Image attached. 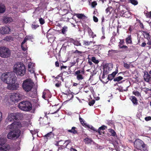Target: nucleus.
Segmentation results:
<instances>
[{
	"mask_svg": "<svg viewBox=\"0 0 151 151\" xmlns=\"http://www.w3.org/2000/svg\"><path fill=\"white\" fill-rule=\"evenodd\" d=\"M1 80L7 84V88L11 90H16L19 87V84L15 83L17 78L12 72L3 73L1 77Z\"/></svg>",
	"mask_w": 151,
	"mask_h": 151,
	"instance_id": "nucleus-1",
	"label": "nucleus"
},
{
	"mask_svg": "<svg viewBox=\"0 0 151 151\" xmlns=\"http://www.w3.org/2000/svg\"><path fill=\"white\" fill-rule=\"evenodd\" d=\"M22 127V125L19 122H14L9 125L7 129L12 130L7 134V138L9 139H16L20 135L21 132L20 128Z\"/></svg>",
	"mask_w": 151,
	"mask_h": 151,
	"instance_id": "nucleus-2",
	"label": "nucleus"
},
{
	"mask_svg": "<svg viewBox=\"0 0 151 151\" xmlns=\"http://www.w3.org/2000/svg\"><path fill=\"white\" fill-rule=\"evenodd\" d=\"M22 127V125L19 122H14L9 125L7 129L12 130L7 134V138L9 139H16L20 135L21 132L20 128Z\"/></svg>",
	"mask_w": 151,
	"mask_h": 151,
	"instance_id": "nucleus-3",
	"label": "nucleus"
},
{
	"mask_svg": "<svg viewBox=\"0 0 151 151\" xmlns=\"http://www.w3.org/2000/svg\"><path fill=\"white\" fill-rule=\"evenodd\" d=\"M13 70L17 75L22 76L25 73L26 69L23 63H18L14 65L13 67Z\"/></svg>",
	"mask_w": 151,
	"mask_h": 151,
	"instance_id": "nucleus-4",
	"label": "nucleus"
},
{
	"mask_svg": "<svg viewBox=\"0 0 151 151\" xmlns=\"http://www.w3.org/2000/svg\"><path fill=\"white\" fill-rule=\"evenodd\" d=\"M6 139L3 137H0V151H13L14 147L12 146L6 144Z\"/></svg>",
	"mask_w": 151,
	"mask_h": 151,
	"instance_id": "nucleus-5",
	"label": "nucleus"
},
{
	"mask_svg": "<svg viewBox=\"0 0 151 151\" xmlns=\"http://www.w3.org/2000/svg\"><path fill=\"white\" fill-rule=\"evenodd\" d=\"M20 109L25 111H29L32 109V105L28 101H23L20 102L18 105Z\"/></svg>",
	"mask_w": 151,
	"mask_h": 151,
	"instance_id": "nucleus-6",
	"label": "nucleus"
},
{
	"mask_svg": "<svg viewBox=\"0 0 151 151\" xmlns=\"http://www.w3.org/2000/svg\"><path fill=\"white\" fill-rule=\"evenodd\" d=\"M34 83L30 79L25 80L23 83L22 88L23 89L27 92L31 91L33 86Z\"/></svg>",
	"mask_w": 151,
	"mask_h": 151,
	"instance_id": "nucleus-7",
	"label": "nucleus"
},
{
	"mask_svg": "<svg viewBox=\"0 0 151 151\" xmlns=\"http://www.w3.org/2000/svg\"><path fill=\"white\" fill-rule=\"evenodd\" d=\"M10 55V50L4 47H0V56L3 58L9 57Z\"/></svg>",
	"mask_w": 151,
	"mask_h": 151,
	"instance_id": "nucleus-8",
	"label": "nucleus"
},
{
	"mask_svg": "<svg viewBox=\"0 0 151 151\" xmlns=\"http://www.w3.org/2000/svg\"><path fill=\"white\" fill-rule=\"evenodd\" d=\"M134 145L135 147L138 150H145V145L143 142L139 139H136L134 142Z\"/></svg>",
	"mask_w": 151,
	"mask_h": 151,
	"instance_id": "nucleus-9",
	"label": "nucleus"
},
{
	"mask_svg": "<svg viewBox=\"0 0 151 151\" xmlns=\"http://www.w3.org/2000/svg\"><path fill=\"white\" fill-rule=\"evenodd\" d=\"M22 93H13L10 96V99L13 102H17L22 98Z\"/></svg>",
	"mask_w": 151,
	"mask_h": 151,
	"instance_id": "nucleus-10",
	"label": "nucleus"
},
{
	"mask_svg": "<svg viewBox=\"0 0 151 151\" xmlns=\"http://www.w3.org/2000/svg\"><path fill=\"white\" fill-rule=\"evenodd\" d=\"M17 114L15 113H9L8 116L6 119L5 122L7 124L9 122H11L14 121V120L17 119Z\"/></svg>",
	"mask_w": 151,
	"mask_h": 151,
	"instance_id": "nucleus-11",
	"label": "nucleus"
},
{
	"mask_svg": "<svg viewBox=\"0 0 151 151\" xmlns=\"http://www.w3.org/2000/svg\"><path fill=\"white\" fill-rule=\"evenodd\" d=\"M75 75L76 76L77 79L79 81L82 80L84 79V77L82 74H84V71L78 70L75 72Z\"/></svg>",
	"mask_w": 151,
	"mask_h": 151,
	"instance_id": "nucleus-12",
	"label": "nucleus"
},
{
	"mask_svg": "<svg viewBox=\"0 0 151 151\" xmlns=\"http://www.w3.org/2000/svg\"><path fill=\"white\" fill-rule=\"evenodd\" d=\"M112 68V65L109 63L106 64L104 66L103 73L105 74H108L110 70H111Z\"/></svg>",
	"mask_w": 151,
	"mask_h": 151,
	"instance_id": "nucleus-13",
	"label": "nucleus"
},
{
	"mask_svg": "<svg viewBox=\"0 0 151 151\" xmlns=\"http://www.w3.org/2000/svg\"><path fill=\"white\" fill-rule=\"evenodd\" d=\"M10 31L9 27H2L0 28V33L4 34L9 33Z\"/></svg>",
	"mask_w": 151,
	"mask_h": 151,
	"instance_id": "nucleus-14",
	"label": "nucleus"
},
{
	"mask_svg": "<svg viewBox=\"0 0 151 151\" xmlns=\"http://www.w3.org/2000/svg\"><path fill=\"white\" fill-rule=\"evenodd\" d=\"M144 78L145 81L149 82L150 80L151 76L147 73H145L144 76Z\"/></svg>",
	"mask_w": 151,
	"mask_h": 151,
	"instance_id": "nucleus-15",
	"label": "nucleus"
},
{
	"mask_svg": "<svg viewBox=\"0 0 151 151\" xmlns=\"http://www.w3.org/2000/svg\"><path fill=\"white\" fill-rule=\"evenodd\" d=\"M13 21L12 19L10 17H5L3 19V21L6 23H9Z\"/></svg>",
	"mask_w": 151,
	"mask_h": 151,
	"instance_id": "nucleus-16",
	"label": "nucleus"
},
{
	"mask_svg": "<svg viewBox=\"0 0 151 151\" xmlns=\"http://www.w3.org/2000/svg\"><path fill=\"white\" fill-rule=\"evenodd\" d=\"M106 128V127L104 125H102L98 129V132L100 134H101V133H104L103 130Z\"/></svg>",
	"mask_w": 151,
	"mask_h": 151,
	"instance_id": "nucleus-17",
	"label": "nucleus"
},
{
	"mask_svg": "<svg viewBox=\"0 0 151 151\" xmlns=\"http://www.w3.org/2000/svg\"><path fill=\"white\" fill-rule=\"evenodd\" d=\"M87 31L89 35L93 38H94L96 36L95 34H94L93 32L92 31L91 29L89 28L88 27Z\"/></svg>",
	"mask_w": 151,
	"mask_h": 151,
	"instance_id": "nucleus-18",
	"label": "nucleus"
},
{
	"mask_svg": "<svg viewBox=\"0 0 151 151\" xmlns=\"http://www.w3.org/2000/svg\"><path fill=\"white\" fill-rule=\"evenodd\" d=\"M76 128L75 127H72L71 129H68L67 130V131L68 132L71 133L73 134H76L77 132V130L76 129Z\"/></svg>",
	"mask_w": 151,
	"mask_h": 151,
	"instance_id": "nucleus-19",
	"label": "nucleus"
},
{
	"mask_svg": "<svg viewBox=\"0 0 151 151\" xmlns=\"http://www.w3.org/2000/svg\"><path fill=\"white\" fill-rule=\"evenodd\" d=\"M118 52L119 51L117 50H111L108 51V55L111 56L118 53Z\"/></svg>",
	"mask_w": 151,
	"mask_h": 151,
	"instance_id": "nucleus-20",
	"label": "nucleus"
},
{
	"mask_svg": "<svg viewBox=\"0 0 151 151\" xmlns=\"http://www.w3.org/2000/svg\"><path fill=\"white\" fill-rule=\"evenodd\" d=\"M5 11V8L4 5L0 4V14L3 13Z\"/></svg>",
	"mask_w": 151,
	"mask_h": 151,
	"instance_id": "nucleus-21",
	"label": "nucleus"
},
{
	"mask_svg": "<svg viewBox=\"0 0 151 151\" xmlns=\"http://www.w3.org/2000/svg\"><path fill=\"white\" fill-rule=\"evenodd\" d=\"M53 133L52 132H50L45 135L44 136V137L47 139H48L50 138L51 137H53Z\"/></svg>",
	"mask_w": 151,
	"mask_h": 151,
	"instance_id": "nucleus-22",
	"label": "nucleus"
},
{
	"mask_svg": "<svg viewBox=\"0 0 151 151\" xmlns=\"http://www.w3.org/2000/svg\"><path fill=\"white\" fill-rule=\"evenodd\" d=\"M71 42L73 43L75 45L77 46H81V44L78 41L74 40H72L71 41Z\"/></svg>",
	"mask_w": 151,
	"mask_h": 151,
	"instance_id": "nucleus-23",
	"label": "nucleus"
},
{
	"mask_svg": "<svg viewBox=\"0 0 151 151\" xmlns=\"http://www.w3.org/2000/svg\"><path fill=\"white\" fill-rule=\"evenodd\" d=\"M130 99L134 104H137V100L135 96H131Z\"/></svg>",
	"mask_w": 151,
	"mask_h": 151,
	"instance_id": "nucleus-24",
	"label": "nucleus"
},
{
	"mask_svg": "<svg viewBox=\"0 0 151 151\" xmlns=\"http://www.w3.org/2000/svg\"><path fill=\"white\" fill-rule=\"evenodd\" d=\"M76 17L79 19H83L85 17V15L82 14H76Z\"/></svg>",
	"mask_w": 151,
	"mask_h": 151,
	"instance_id": "nucleus-25",
	"label": "nucleus"
},
{
	"mask_svg": "<svg viewBox=\"0 0 151 151\" xmlns=\"http://www.w3.org/2000/svg\"><path fill=\"white\" fill-rule=\"evenodd\" d=\"M126 42L128 44H131L132 43L131 37V36H129L126 39Z\"/></svg>",
	"mask_w": 151,
	"mask_h": 151,
	"instance_id": "nucleus-26",
	"label": "nucleus"
},
{
	"mask_svg": "<svg viewBox=\"0 0 151 151\" xmlns=\"http://www.w3.org/2000/svg\"><path fill=\"white\" fill-rule=\"evenodd\" d=\"M92 141V140L88 138H86L84 140V142L86 144H89L91 143Z\"/></svg>",
	"mask_w": 151,
	"mask_h": 151,
	"instance_id": "nucleus-27",
	"label": "nucleus"
},
{
	"mask_svg": "<svg viewBox=\"0 0 151 151\" xmlns=\"http://www.w3.org/2000/svg\"><path fill=\"white\" fill-rule=\"evenodd\" d=\"M122 77L119 76L114 79V81H119L123 79Z\"/></svg>",
	"mask_w": 151,
	"mask_h": 151,
	"instance_id": "nucleus-28",
	"label": "nucleus"
},
{
	"mask_svg": "<svg viewBox=\"0 0 151 151\" xmlns=\"http://www.w3.org/2000/svg\"><path fill=\"white\" fill-rule=\"evenodd\" d=\"M21 47L22 50L24 51H26L27 49V47L26 45V44H23L22 45V43H21Z\"/></svg>",
	"mask_w": 151,
	"mask_h": 151,
	"instance_id": "nucleus-29",
	"label": "nucleus"
},
{
	"mask_svg": "<svg viewBox=\"0 0 151 151\" xmlns=\"http://www.w3.org/2000/svg\"><path fill=\"white\" fill-rule=\"evenodd\" d=\"M68 27L65 26L63 28L62 32L63 34H64L67 31Z\"/></svg>",
	"mask_w": 151,
	"mask_h": 151,
	"instance_id": "nucleus-30",
	"label": "nucleus"
},
{
	"mask_svg": "<svg viewBox=\"0 0 151 151\" xmlns=\"http://www.w3.org/2000/svg\"><path fill=\"white\" fill-rule=\"evenodd\" d=\"M92 61L96 64H97L99 63V61L98 60H96L95 57H92L91 58Z\"/></svg>",
	"mask_w": 151,
	"mask_h": 151,
	"instance_id": "nucleus-31",
	"label": "nucleus"
},
{
	"mask_svg": "<svg viewBox=\"0 0 151 151\" xmlns=\"http://www.w3.org/2000/svg\"><path fill=\"white\" fill-rule=\"evenodd\" d=\"M28 70L31 73H33L34 72V68L28 67Z\"/></svg>",
	"mask_w": 151,
	"mask_h": 151,
	"instance_id": "nucleus-32",
	"label": "nucleus"
},
{
	"mask_svg": "<svg viewBox=\"0 0 151 151\" xmlns=\"http://www.w3.org/2000/svg\"><path fill=\"white\" fill-rule=\"evenodd\" d=\"M112 9V7L111 6H110L107 8L106 10V13H108L109 12V14H111V12L110 11V10Z\"/></svg>",
	"mask_w": 151,
	"mask_h": 151,
	"instance_id": "nucleus-33",
	"label": "nucleus"
},
{
	"mask_svg": "<svg viewBox=\"0 0 151 151\" xmlns=\"http://www.w3.org/2000/svg\"><path fill=\"white\" fill-rule=\"evenodd\" d=\"M25 37L27 38V40H32L33 39V37L32 35L27 36Z\"/></svg>",
	"mask_w": 151,
	"mask_h": 151,
	"instance_id": "nucleus-34",
	"label": "nucleus"
},
{
	"mask_svg": "<svg viewBox=\"0 0 151 151\" xmlns=\"http://www.w3.org/2000/svg\"><path fill=\"white\" fill-rule=\"evenodd\" d=\"M123 66L124 68L127 69H129L130 68L129 65L127 63H126L125 62H124Z\"/></svg>",
	"mask_w": 151,
	"mask_h": 151,
	"instance_id": "nucleus-35",
	"label": "nucleus"
},
{
	"mask_svg": "<svg viewBox=\"0 0 151 151\" xmlns=\"http://www.w3.org/2000/svg\"><path fill=\"white\" fill-rule=\"evenodd\" d=\"M130 2L132 4L136 5L138 4V2L135 0H130Z\"/></svg>",
	"mask_w": 151,
	"mask_h": 151,
	"instance_id": "nucleus-36",
	"label": "nucleus"
},
{
	"mask_svg": "<svg viewBox=\"0 0 151 151\" xmlns=\"http://www.w3.org/2000/svg\"><path fill=\"white\" fill-rule=\"evenodd\" d=\"M133 93L136 96H141L140 93L138 91H133Z\"/></svg>",
	"mask_w": 151,
	"mask_h": 151,
	"instance_id": "nucleus-37",
	"label": "nucleus"
},
{
	"mask_svg": "<svg viewBox=\"0 0 151 151\" xmlns=\"http://www.w3.org/2000/svg\"><path fill=\"white\" fill-rule=\"evenodd\" d=\"M35 67V64L32 62H30L28 64V67H31L34 68Z\"/></svg>",
	"mask_w": 151,
	"mask_h": 151,
	"instance_id": "nucleus-38",
	"label": "nucleus"
},
{
	"mask_svg": "<svg viewBox=\"0 0 151 151\" xmlns=\"http://www.w3.org/2000/svg\"><path fill=\"white\" fill-rule=\"evenodd\" d=\"M84 44L85 45H89L91 43H92V42L91 41L89 42L88 41H84Z\"/></svg>",
	"mask_w": 151,
	"mask_h": 151,
	"instance_id": "nucleus-39",
	"label": "nucleus"
},
{
	"mask_svg": "<svg viewBox=\"0 0 151 151\" xmlns=\"http://www.w3.org/2000/svg\"><path fill=\"white\" fill-rule=\"evenodd\" d=\"M97 5V3L96 1L92 2L91 3V6L92 8L95 7Z\"/></svg>",
	"mask_w": 151,
	"mask_h": 151,
	"instance_id": "nucleus-40",
	"label": "nucleus"
},
{
	"mask_svg": "<svg viewBox=\"0 0 151 151\" xmlns=\"http://www.w3.org/2000/svg\"><path fill=\"white\" fill-rule=\"evenodd\" d=\"M114 77L111 74H109L108 76V79L109 80H112Z\"/></svg>",
	"mask_w": 151,
	"mask_h": 151,
	"instance_id": "nucleus-41",
	"label": "nucleus"
},
{
	"mask_svg": "<svg viewBox=\"0 0 151 151\" xmlns=\"http://www.w3.org/2000/svg\"><path fill=\"white\" fill-rule=\"evenodd\" d=\"M40 23L41 24H43L45 23L44 20L42 18H40L39 19Z\"/></svg>",
	"mask_w": 151,
	"mask_h": 151,
	"instance_id": "nucleus-42",
	"label": "nucleus"
},
{
	"mask_svg": "<svg viewBox=\"0 0 151 151\" xmlns=\"http://www.w3.org/2000/svg\"><path fill=\"white\" fill-rule=\"evenodd\" d=\"M144 36L145 38H146L148 39H150L149 36L150 35L149 33H147L146 32H145V34H144Z\"/></svg>",
	"mask_w": 151,
	"mask_h": 151,
	"instance_id": "nucleus-43",
	"label": "nucleus"
},
{
	"mask_svg": "<svg viewBox=\"0 0 151 151\" xmlns=\"http://www.w3.org/2000/svg\"><path fill=\"white\" fill-rule=\"evenodd\" d=\"M12 37H10L7 36L4 39V40L6 41H10L11 40Z\"/></svg>",
	"mask_w": 151,
	"mask_h": 151,
	"instance_id": "nucleus-44",
	"label": "nucleus"
},
{
	"mask_svg": "<svg viewBox=\"0 0 151 151\" xmlns=\"http://www.w3.org/2000/svg\"><path fill=\"white\" fill-rule=\"evenodd\" d=\"M71 142V140H65V141L64 144H66V147Z\"/></svg>",
	"mask_w": 151,
	"mask_h": 151,
	"instance_id": "nucleus-45",
	"label": "nucleus"
},
{
	"mask_svg": "<svg viewBox=\"0 0 151 151\" xmlns=\"http://www.w3.org/2000/svg\"><path fill=\"white\" fill-rule=\"evenodd\" d=\"M118 68H117V69L116 70V71L114 72H113L111 74L114 76V77L116 75L117 73L118 72Z\"/></svg>",
	"mask_w": 151,
	"mask_h": 151,
	"instance_id": "nucleus-46",
	"label": "nucleus"
},
{
	"mask_svg": "<svg viewBox=\"0 0 151 151\" xmlns=\"http://www.w3.org/2000/svg\"><path fill=\"white\" fill-rule=\"evenodd\" d=\"M87 127L89 129H92L93 131H97L96 130H95L94 129V128L92 126L90 125H88L87 126Z\"/></svg>",
	"mask_w": 151,
	"mask_h": 151,
	"instance_id": "nucleus-47",
	"label": "nucleus"
},
{
	"mask_svg": "<svg viewBox=\"0 0 151 151\" xmlns=\"http://www.w3.org/2000/svg\"><path fill=\"white\" fill-rule=\"evenodd\" d=\"M95 102V100H93L90 101L89 103V105L90 106H92L94 104Z\"/></svg>",
	"mask_w": 151,
	"mask_h": 151,
	"instance_id": "nucleus-48",
	"label": "nucleus"
},
{
	"mask_svg": "<svg viewBox=\"0 0 151 151\" xmlns=\"http://www.w3.org/2000/svg\"><path fill=\"white\" fill-rule=\"evenodd\" d=\"M145 121H148L151 120V117L150 116H148L145 117Z\"/></svg>",
	"mask_w": 151,
	"mask_h": 151,
	"instance_id": "nucleus-49",
	"label": "nucleus"
},
{
	"mask_svg": "<svg viewBox=\"0 0 151 151\" xmlns=\"http://www.w3.org/2000/svg\"><path fill=\"white\" fill-rule=\"evenodd\" d=\"M93 21L95 22H98V19L97 18V17H96L95 16H93Z\"/></svg>",
	"mask_w": 151,
	"mask_h": 151,
	"instance_id": "nucleus-50",
	"label": "nucleus"
},
{
	"mask_svg": "<svg viewBox=\"0 0 151 151\" xmlns=\"http://www.w3.org/2000/svg\"><path fill=\"white\" fill-rule=\"evenodd\" d=\"M27 38H26V37L24 38V39L23 41L22 42V45H23V44H26V42H27Z\"/></svg>",
	"mask_w": 151,
	"mask_h": 151,
	"instance_id": "nucleus-51",
	"label": "nucleus"
},
{
	"mask_svg": "<svg viewBox=\"0 0 151 151\" xmlns=\"http://www.w3.org/2000/svg\"><path fill=\"white\" fill-rule=\"evenodd\" d=\"M146 16H147V17H151V11L148 13L147 14Z\"/></svg>",
	"mask_w": 151,
	"mask_h": 151,
	"instance_id": "nucleus-52",
	"label": "nucleus"
},
{
	"mask_svg": "<svg viewBox=\"0 0 151 151\" xmlns=\"http://www.w3.org/2000/svg\"><path fill=\"white\" fill-rule=\"evenodd\" d=\"M45 94H46V93L44 91L43 92V93H42V97L44 99H45Z\"/></svg>",
	"mask_w": 151,
	"mask_h": 151,
	"instance_id": "nucleus-53",
	"label": "nucleus"
},
{
	"mask_svg": "<svg viewBox=\"0 0 151 151\" xmlns=\"http://www.w3.org/2000/svg\"><path fill=\"white\" fill-rule=\"evenodd\" d=\"M111 132L112 133V134L113 136H115L116 134V132L114 131L113 130H112L111 131Z\"/></svg>",
	"mask_w": 151,
	"mask_h": 151,
	"instance_id": "nucleus-54",
	"label": "nucleus"
},
{
	"mask_svg": "<svg viewBox=\"0 0 151 151\" xmlns=\"http://www.w3.org/2000/svg\"><path fill=\"white\" fill-rule=\"evenodd\" d=\"M124 43V40H120V42H119V44H123Z\"/></svg>",
	"mask_w": 151,
	"mask_h": 151,
	"instance_id": "nucleus-55",
	"label": "nucleus"
},
{
	"mask_svg": "<svg viewBox=\"0 0 151 151\" xmlns=\"http://www.w3.org/2000/svg\"><path fill=\"white\" fill-rule=\"evenodd\" d=\"M146 43L145 42H143L141 45V46L142 47H144L145 46V45H146Z\"/></svg>",
	"mask_w": 151,
	"mask_h": 151,
	"instance_id": "nucleus-56",
	"label": "nucleus"
},
{
	"mask_svg": "<svg viewBox=\"0 0 151 151\" xmlns=\"http://www.w3.org/2000/svg\"><path fill=\"white\" fill-rule=\"evenodd\" d=\"M148 40V42H147V44L150 45H151V40H149V39H147Z\"/></svg>",
	"mask_w": 151,
	"mask_h": 151,
	"instance_id": "nucleus-57",
	"label": "nucleus"
},
{
	"mask_svg": "<svg viewBox=\"0 0 151 151\" xmlns=\"http://www.w3.org/2000/svg\"><path fill=\"white\" fill-rule=\"evenodd\" d=\"M55 65L56 67H59V63L58 61H56L55 63Z\"/></svg>",
	"mask_w": 151,
	"mask_h": 151,
	"instance_id": "nucleus-58",
	"label": "nucleus"
},
{
	"mask_svg": "<svg viewBox=\"0 0 151 151\" xmlns=\"http://www.w3.org/2000/svg\"><path fill=\"white\" fill-rule=\"evenodd\" d=\"M70 150L71 151H78L76 150L72 147L70 148Z\"/></svg>",
	"mask_w": 151,
	"mask_h": 151,
	"instance_id": "nucleus-59",
	"label": "nucleus"
},
{
	"mask_svg": "<svg viewBox=\"0 0 151 151\" xmlns=\"http://www.w3.org/2000/svg\"><path fill=\"white\" fill-rule=\"evenodd\" d=\"M75 53H81L82 52L81 51H80L78 50H76L75 52Z\"/></svg>",
	"mask_w": 151,
	"mask_h": 151,
	"instance_id": "nucleus-60",
	"label": "nucleus"
},
{
	"mask_svg": "<svg viewBox=\"0 0 151 151\" xmlns=\"http://www.w3.org/2000/svg\"><path fill=\"white\" fill-rule=\"evenodd\" d=\"M70 63L71 64V66H73V65H75V64L76 63L75 62V61H74L73 62H71V63Z\"/></svg>",
	"mask_w": 151,
	"mask_h": 151,
	"instance_id": "nucleus-61",
	"label": "nucleus"
},
{
	"mask_svg": "<svg viewBox=\"0 0 151 151\" xmlns=\"http://www.w3.org/2000/svg\"><path fill=\"white\" fill-rule=\"evenodd\" d=\"M127 48V47L125 45H123L122 47H121L120 48Z\"/></svg>",
	"mask_w": 151,
	"mask_h": 151,
	"instance_id": "nucleus-62",
	"label": "nucleus"
},
{
	"mask_svg": "<svg viewBox=\"0 0 151 151\" xmlns=\"http://www.w3.org/2000/svg\"><path fill=\"white\" fill-rule=\"evenodd\" d=\"M32 28L33 29H35L37 28V26L35 25H32Z\"/></svg>",
	"mask_w": 151,
	"mask_h": 151,
	"instance_id": "nucleus-63",
	"label": "nucleus"
},
{
	"mask_svg": "<svg viewBox=\"0 0 151 151\" xmlns=\"http://www.w3.org/2000/svg\"><path fill=\"white\" fill-rule=\"evenodd\" d=\"M126 14H128L129 15V16L130 15V13L128 12H126L124 13V15H125Z\"/></svg>",
	"mask_w": 151,
	"mask_h": 151,
	"instance_id": "nucleus-64",
	"label": "nucleus"
}]
</instances>
